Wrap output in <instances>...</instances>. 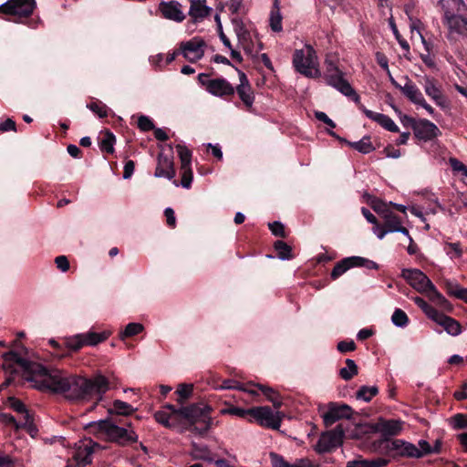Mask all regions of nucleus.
Masks as SVG:
<instances>
[{
    "instance_id": "2f4dec72",
    "label": "nucleus",
    "mask_w": 467,
    "mask_h": 467,
    "mask_svg": "<svg viewBox=\"0 0 467 467\" xmlns=\"http://www.w3.org/2000/svg\"><path fill=\"white\" fill-rule=\"evenodd\" d=\"M282 15L279 8V1L274 0V5L270 12V27L274 32H281L282 26Z\"/></svg>"
},
{
    "instance_id": "de8ad7c7",
    "label": "nucleus",
    "mask_w": 467,
    "mask_h": 467,
    "mask_svg": "<svg viewBox=\"0 0 467 467\" xmlns=\"http://www.w3.org/2000/svg\"><path fill=\"white\" fill-rule=\"evenodd\" d=\"M337 90L346 97L350 98L358 106L359 104H362L360 102L359 95L353 89L348 81L346 83H342V86L339 87Z\"/></svg>"
},
{
    "instance_id": "09e8293b",
    "label": "nucleus",
    "mask_w": 467,
    "mask_h": 467,
    "mask_svg": "<svg viewBox=\"0 0 467 467\" xmlns=\"http://www.w3.org/2000/svg\"><path fill=\"white\" fill-rule=\"evenodd\" d=\"M444 289L450 296H454L459 299L460 295H462L461 292L463 290V287H462L458 283L454 281L445 280Z\"/></svg>"
},
{
    "instance_id": "4be33fe9",
    "label": "nucleus",
    "mask_w": 467,
    "mask_h": 467,
    "mask_svg": "<svg viewBox=\"0 0 467 467\" xmlns=\"http://www.w3.org/2000/svg\"><path fill=\"white\" fill-rule=\"evenodd\" d=\"M432 320L441 326L448 334L453 337L462 333L460 322L441 312H439L437 317Z\"/></svg>"
},
{
    "instance_id": "bb28decb",
    "label": "nucleus",
    "mask_w": 467,
    "mask_h": 467,
    "mask_svg": "<svg viewBox=\"0 0 467 467\" xmlns=\"http://www.w3.org/2000/svg\"><path fill=\"white\" fill-rule=\"evenodd\" d=\"M389 462V460L384 458L368 460L358 456L352 461H348L347 462V467H385L388 465Z\"/></svg>"
},
{
    "instance_id": "6ab92c4d",
    "label": "nucleus",
    "mask_w": 467,
    "mask_h": 467,
    "mask_svg": "<svg viewBox=\"0 0 467 467\" xmlns=\"http://www.w3.org/2000/svg\"><path fill=\"white\" fill-rule=\"evenodd\" d=\"M324 78L327 85L338 89L342 86V83L348 82L343 77V72L337 67V66L331 60H326V72Z\"/></svg>"
},
{
    "instance_id": "20e7f679",
    "label": "nucleus",
    "mask_w": 467,
    "mask_h": 467,
    "mask_svg": "<svg viewBox=\"0 0 467 467\" xmlns=\"http://www.w3.org/2000/svg\"><path fill=\"white\" fill-rule=\"evenodd\" d=\"M86 428L89 433L97 436V438L121 446L130 445L138 440V435L133 431L131 422L124 421L122 419L99 420L88 423Z\"/></svg>"
},
{
    "instance_id": "9b49d317",
    "label": "nucleus",
    "mask_w": 467,
    "mask_h": 467,
    "mask_svg": "<svg viewBox=\"0 0 467 467\" xmlns=\"http://www.w3.org/2000/svg\"><path fill=\"white\" fill-rule=\"evenodd\" d=\"M401 277L404 278L414 289L423 294L429 286H432L431 279L420 269H402Z\"/></svg>"
},
{
    "instance_id": "864d4df0",
    "label": "nucleus",
    "mask_w": 467,
    "mask_h": 467,
    "mask_svg": "<svg viewBox=\"0 0 467 467\" xmlns=\"http://www.w3.org/2000/svg\"><path fill=\"white\" fill-rule=\"evenodd\" d=\"M182 170V181L181 184L183 188L189 189L192 186L193 173L192 167L181 168Z\"/></svg>"
},
{
    "instance_id": "e2e57ef3",
    "label": "nucleus",
    "mask_w": 467,
    "mask_h": 467,
    "mask_svg": "<svg viewBox=\"0 0 467 467\" xmlns=\"http://www.w3.org/2000/svg\"><path fill=\"white\" fill-rule=\"evenodd\" d=\"M361 213L363 216L367 219V221L374 225L373 232L375 233V230L379 231L380 223H379L376 216L368 209L365 207L361 208Z\"/></svg>"
},
{
    "instance_id": "4468645a",
    "label": "nucleus",
    "mask_w": 467,
    "mask_h": 467,
    "mask_svg": "<svg viewBox=\"0 0 467 467\" xmlns=\"http://www.w3.org/2000/svg\"><path fill=\"white\" fill-rule=\"evenodd\" d=\"M99 448H100V445L91 440L78 445L73 455L77 467H85L90 464L92 462V455L96 449Z\"/></svg>"
},
{
    "instance_id": "aec40b11",
    "label": "nucleus",
    "mask_w": 467,
    "mask_h": 467,
    "mask_svg": "<svg viewBox=\"0 0 467 467\" xmlns=\"http://www.w3.org/2000/svg\"><path fill=\"white\" fill-rule=\"evenodd\" d=\"M386 449L390 451H396L397 454L400 457L412 458V456L419 455L418 451H416V445L400 439L391 440L390 441L387 442Z\"/></svg>"
},
{
    "instance_id": "f704fd0d",
    "label": "nucleus",
    "mask_w": 467,
    "mask_h": 467,
    "mask_svg": "<svg viewBox=\"0 0 467 467\" xmlns=\"http://www.w3.org/2000/svg\"><path fill=\"white\" fill-rule=\"evenodd\" d=\"M212 11V8L204 5V3L195 4L192 3L190 5L189 15L194 20L203 19L208 16Z\"/></svg>"
},
{
    "instance_id": "ddd939ff",
    "label": "nucleus",
    "mask_w": 467,
    "mask_h": 467,
    "mask_svg": "<svg viewBox=\"0 0 467 467\" xmlns=\"http://www.w3.org/2000/svg\"><path fill=\"white\" fill-rule=\"evenodd\" d=\"M414 137L422 141H431L441 135L440 129L427 119H419L413 130Z\"/></svg>"
},
{
    "instance_id": "4c0bfd02",
    "label": "nucleus",
    "mask_w": 467,
    "mask_h": 467,
    "mask_svg": "<svg viewBox=\"0 0 467 467\" xmlns=\"http://www.w3.org/2000/svg\"><path fill=\"white\" fill-rule=\"evenodd\" d=\"M348 145L363 154H368L375 150L370 141L369 136H364L360 140L355 142H348Z\"/></svg>"
},
{
    "instance_id": "2eb2a0df",
    "label": "nucleus",
    "mask_w": 467,
    "mask_h": 467,
    "mask_svg": "<svg viewBox=\"0 0 467 467\" xmlns=\"http://www.w3.org/2000/svg\"><path fill=\"white\" fill-rule=\"evenodd\" d=\"M403 421L399 420H383L380 419L375 424V431L380 433L382 441L389 442L390 437L399 435L402 431Z\"/></svg>"
},
{
    "instance_id": "c756f323",
    "label": "nucleus",
    "mask_w": 467,
    "mask_h": 467,
    "mask_svg": "<svg viewBox=\"0 0 467 467\" xmlns=\"http://www.w3.org/2000/svg\"><path fill=\"white\" fill-rule=\"evenodd\" d=\"M423 294H425L432 303L436 304L440 307L446 310H451L452 308L451 303L442 296L441 293L438 291L433 284L432 286L430 285L428 290Z\"/></svg>"
},
{
    "instance_id": "774afa93",
    "label": "nucleus",
    "mask_w": 467,
    "mask_h": 467,
    "mask_svg": "<svg viewBox=\"0 0 467 467\" xmlns=\"http://www.w3.org/2000/svg\"><path fill=\"white\" fill-rule=\"evenodd\" d=\"M55 263L57 265V267L62 272H67L69 269V261L67 257L65 255L57 256L55 259Z\"/></svg>"
},
{
    "instance_id": "3c124183",
    "label": "nucleus",
    "mask_w": 467,
    "mask_h": 467,
    "mask_svg": "<svg viewBox=\"0 0 467 467\" xmlns=\"http://www.w3.org/2000/svg\"><path fill=\"white\" fill-rule=\"evenodd\" d=\"M445 250L447 254H449L451 258H460L462 256L463 251L461 247V244L457 243H446Z\"/></svg>"
},
{
    "instance_id": "bf43d9fd",
    "label": "nucleus",
    "mask_w": 467,
    "mask_h": 467,
    "mask_svg": "<svg viewBox=\"0 0 467 467\" xmlns=\"http://www.w3.org/2000/svg\"><path fill=\"white\" fill-rule=\"evenodd\" d=\"M268 226L274 235L282 237V238L286 237L285 226L282 223L275 221V222L270 223L268 224Z\"/></svg>"
},
{
    "instance_id": "13d9d810",
    "label": "nucleus",
    "mask_w": 467,
    "mask_h": 467,
    "mask_svg": "<svg viewBox=\"0 0 467 467\" xmlns=\"http://www.w3.org/2000/svg\"><path fill=\"white\" fill-rule=\"evenodd\" d=\"M419 446L418 448L416 446V451H418L419 455L412 456V458L420 459L422 458L425 455L431 454V446L430 443L425 440L419 441Z\"/></svg>"
},
{
    "instance_id": "f257e3e1",
    "label": "nucleus",
    "mask_w": 467,
    "mask_h": 467,
    "mask_svg": "<svg viewBox=\"0 0 467 467\" xmlns=\"http://www.w3.org/2000/svg\"><path fill=\"white\" fill-rule=\"evenodd\" d=\"M3 368L8 376L0 385V392L11 384L26 380L37 389L62 393L77 404L93 402L89 409L97 406L107 408L105 394L111 389L110 379L97 371L90 377L68 374L60 370H49L44 365L22 358L15 351L3 355Z\"/></svg>"
},
{
    "instance_id": "79ce46f5",
    "label": "nucleus",
    "mask_w": 467,
    "mask_h": 467,
    "mask_svg": "<svg viewBox=\"0 0 467 467\" xmlns=\"http://www.w3.org/2000/svg\"><path fill=\"white\" fill-rule=\"evenodd\" d=\"M275 250L280 259H291L293 258L292 248L285 242L278 240L274 244Z\"/></svg>"
},
{
    "instance_id": "a878e982",
    "label": "nucleus",
    "mask_w": 467,
    "mask_h": 467,
    "mask_svg": "<svg viewBox=\"0 0 467 467\" xmlns=\"http://www.w3.org/2000/svg\"><path fill=\"white\" fill-rule=\"evenodd\" d=\"M402 88L401 93L412 103L419 105L424 97L420 88L409 78Z\"/></svg>"
},
{
    "instance_id": "39448f33",
    "label": "nucleus",
    "mask_w": 467,
    "mask_h": 467,
    "mask_svg": "<svg viewBox=\"0 0 467 467\" xmlns=\"http://www.w3.org/2000/svg\"><path fill=\"white\" fill-rule=\"evenodd\" d=\"M223 414L234 416L260 426L278 430L285 417L283 410H221Z\"/></svg>"
},
{
    "instance_id": "f3484780",
    "label": "nucleus",
    "mask_w": 467,
    "mask_h": 467,
    "mask_svg": "<svg viewBox=\"0 0 467 467\" xmlns=\"http://www.w3.org/2000/svg\"><path fill=\"white\" fill-rule=\"evenodd\" d=\"M172 396L174 400L181 406L179 409H201L197 404L193 403L190 406H184L189 400L195 396L194 386L192 383H180Z\"/></svg>"
},
{
    "instance_id": "423d86ee",
    "label": "nucleus",
    "mask_w": 467,
    "mask_h": 467,
    "mask_svg": "<svg viewBox=\"0 0 467 467\" xmlns=\"http://www.w3.org/2000/svg\"><path fill=\"white\" fill-rule=\"evenodd\" d=\"M293 66L298 73L306 78H318L321 77L317 52L310 45H306V49L295 50Z\"/></svg>"
},
{
    "instance_id": "a18cd8bd",
    "label": "nucleus",
    "mask_w": 467,
    "mask_h": 467,
    "mask_svg": "<svg viewBox=\"0 0 467 467\" xmlns=\"http://www.w3.org/2000/svg\"><path fill=\"white\" fill-rule=\"evenodd\" d=\"M87 108L89 109L93 113L98 115L99 118L108 117L109 111L108 106L100 100H96L88 103L87 105Z\"/></svg>"
},
{
    "instance_id": "c85d7f7f",
    "label": "nucleus",
    "mask_w": 467,
    "mask_h": 467,
    "mask_svg": "<svg viewBox=\"0 0 467 467\" xmlns=\"http://www.w3.org/2000/svg\"><path fill=\"white\" fill-rule=\"evenodd\" d=\"M368 118L379 123L385 130L391 132H400L399 127L390 117L382 113L368 112Z\"/></svg>"
},
{
    "instance_id": "cd10ccee",
    "label": "nucleus",
    "mask_w": 467,
    "mask_h": 467,
    "mask_svg": "<svg viewBox=\"0 0 467 467\" xmlns=\"http://www.w3.org/2000/svg\"><path fill=\"white\" fill-rule=\"evenodd\" d=\"M355 255L345 257L338 261L331 271L330 276L333 280H337L350 268L356 267Z\"/></svg>"
},
{
    "instance_id": "473e14b6",
    "label": "nucleus",
    "mask_w": 467,
    "mask_h": 467,
    "mask_svg": "<svg viewBox=\"0 0 467 467\" xmlns=\"http://www.w3.org/2000/svg\"><path fill=\"white\" fill-rule=\"evenodd\" d=\"M116 143V137L115 135L109 130H106L103 137L100 139L99 145L101 150V151L108 153V154H113L114 150V144Z\"/></svg>"
},
{
    "instance_id": "72a5a7b5",
    "label": "nucleus",
    "mask_w": 467,
    "mask_h": 467,
    "mask_svg": "<svg viewBox=\"0 0 467 467\" xmlns=\"http://www.w3.org/2000/svg\"><path fill=\"white\" fill-rule=\"evenodd\" d=\"M346 367L339 369V376L346 381L352 379L358 374V367L353 359L347 358L345 360Z\"/></svg>"
},
{
    "instance_id": "5fc2aeb1",
    "label": "nucleus",
    "mask_w": 467,
    "mask_h": 467,
    "mask_svg": "<svg viewBox=\"0 0 467 467\" xmlns=\"http://www.w3.org/2000/svg\"><path fill=\"white\" fill-rule=\"evenodd\" d=\"M450 422L454 429L467 428V415L458 413L451 418Z\"/></svg>"
},
{
    "instance_id": "b1692460",
    "label": "nucleus",
    "mask_w": 467,
    "mask_h": 467,
    "mask_svg": "<svg viewBox=\"0 0 467 467\" xmlns=\"http://www.w3.org/2000/svg\"><path fill=\"white\" fill-rule=\"evenodd\" d=\"M424 90L427 96L433 99L438 106L444 107L445 98L441 88L436 86L434 78H425Z\"/></svg>"
},
{
    "instance_id": "052dcab7",
    "label": "nucleus",
    "mask_w": 467,
    "mask_h": 467,
    "mask_svg": "<svg viewBox=\"0 0 467 467\" xmlns=\"http://www.w3.org/2000/svg\"><path fill=\"white\" fill-rule=\"evenodd\" d=\"M5 407H7L8 409H15V410H17V409H26V407L25 406V404L18 399H16V397L12 396V395H8L6 397V400L4 401Z\"/></svg>"
},
{
    "instance_id": "37998d69",
    "label": "nucleus",
    "mask_w": 467,
    "mask_h": 467,
    "mask_svg": "<svg viewBox=\"0 0 467 467\" xmlns=\"http://www.w3.org/2000/svg\"><path fill=\"white\" fill-rule=\"evenodd\" d=\"M144 329L143 325L140 323H129L123 331L120 332L119 337L122 340H124L127 337H132L140 332H142Z\"/></svg>"
},
{
    "instance_id": "680f3d73",
    "label": "nucleus",
    "mask_w": 467,
    "mask_h": 467,
    "mask_svg": "<svg viewBox=\"0 0 467 467\" xmlns=\"http://www.w3.org/2000/svg\"><path fill=\"white\" fill-rule=\"evenodd\" d=\"M337 348L341 353L354 351L357 348L356 343L350 340H342L337 343Z\"/></svg>"
},
{
    "instance_id": "6e6552de",
    "label": "nucleus",
    "mask_w": 467,
    "mask_h": 467,
    "mask_svg": "<svg viewBox=\"0 0 467 467\" xmlns=\"http://www.w3.org/2000/svg\"><path fill=\"white\" fill-rule=\"evenodd\" d=\"M21 413L19 419L15 418L9 413H3L0 411V421L5 425L12 426L16 431L25 429L31 437H35L38 429L34 423V417L29 413V410H17Z\"/></svg>"
},
{
    "instance_id": "c9c22d12",
    "label": "nucleus",
    "mask_w": 467,
    "mask_h": 467,
    "mask_svg": "<svg viewBox=\"0 0 467 467\" xmlns=\"http://www.w3.org/2000/svg\"><path fill=\"white\" fill-rule=\"evenodd\" d=\"M192 455L194 459L203 460L207 462H213L214 458L207 446L197 443H192Z\"/></svg>"
},
{
    "instance_id": "c03bdc74",
    "label": "nucleus",
    "mask_w": 467,
    "mask_h": 467,
    "mask_svg": "<svg viewBox=\"0 0 467 467\" xmlns=\"http://www.w3.org/2000/svg\"><path fill=\"white\" fill-rule=\"evenodd\" d=\"M176 150L181 160V168L191 167L192 151L185 146L178 144Z\"/></svg>"
},
{
    "instance_id": "5701e85b",
    "label": "nucleus",
    "mask_w": 467,
    "mask_h": 467,
    "mask_svg": "<svg viewBox=\"0 0 467 467\" xmlns=\"http://www.w3.org/2000/svg\"><path fill=\"white\" fill-rule=\"evenodd\" d=\"M400 224V218L393 212H391L386 215L384 218V224L379 225V231L375 230V234L378 236V238L383 239L388 233L397 232Z\"/></svg>"
},
{
    "instance_id": "a211bd4d",
    "label": "nucleus",
    "mask_w": 467,
    "mask_h": 467,
    "mask_svg": "<svg viewBox=\"0 0 467 467\" xmlns=\"http://www.w3.org/2000/svg\"><path fill=\"white\" fill-rule=\"evenodd\" d=\"M181 4L177 1L165 2L161 0L159 4L158 10L165 19L182 22L185 19V16L181 10Z\"/></svg>"
},
{
    "instance_id": "1a4fd4ad",
    "label": "nucleus",
    "mask_w": 467,
    "mask_h": 467,
    "mask_svg": "<svg viewBox=\"0 0 467 467\" xmlns=\"http://www.w3.org/2000/svg\"><path fill=\"white\" fill-rule=\"evenodd\" d=\"M109 334L106 332H88L86 334H78L74 337L65 339L66 348L67 351H78L84 346H96L100 342L106 340Z\"/></svg>"
},
{
    "instance_id": "e433bc0d",
    "label": "nucleus",
    "mask_w": 467,
    "mask_h": 467,
    "mask_svg": "<svg viewBox=\"0 0 467 467\" xmlns=\"http://www.w3.org/2000/svg\"><path fill=\"white\" fill-rule=\"evenodd\" d=\"M232 22L234 25V32L236 33L239 41L241 43H244L245 41L248 40L250 41V39L252 38L251 34L250 31L245 27L244 22L237 17L233 18Z\"/></svg>"
},
{
    "instance_id": "8fccbe9b",
    "label": "nucleus",
    "mask_w": 467,
    "mask_h": 467,
    "mask_svg": "<svg viewBox=\"0 0 467 467\" xmlns=\"http://www.w3.org/2000/svg\"><path fill=\"white\" fill-rule=\"evenodd\" d=\"M370 206L378 214L381 215L383 218H385L388 213L392 212L389 210V205L379 199L372 200Z\"/></svg>"
},
{
    "instance_id": "393cba45",
    "label": "nucleus",
    "mask_w": 467,
    "mask_h": 467,
    "mask_svg": "<svg viewBox=\"0 0 467 467\" xmlns=\"http://www.w3.org/2000/svg\"><path fill=\"white\" fill-rule=\"evenodd\" d=\"M204 46L205 42L202 39L194 37L187 42H182L181 49L186 58H188L187 52L194 53L196 55V58H201L204 53L202 47Z\"/></svg>"
},
{
    "instance_id": "4d7b16f0",
    "label": "nucleus",
    "mask_w": 467,
    "mask_h": 467,
    "mask_svg": "<svg viewBox=\"0 0 467 467\" xmlns=\"http://www.w3.org/2000/svg\"><path fill=\"white\" fill-rule=\"evenodd\" d=\"M154 123L151 119H150L148 116L140 115L138 119V128L141 131H150L153 130L154 129Z\"/></svg>"
},
{
    "instance_id": "7ed1b4c3",
    "label": "nucleus",
    "mask_w": 467,
    "mask_h": 467,
    "mask_svg": "<svg viewBox=\"0 0 467 467\" xmlns=\"http://www.w3.org/2000/svg\"><path fill=\"white\" fill-rule=\"evenodd\" d=\"M154 418L167 428L191 429L198 434L206 432L211 425L209 410H156Z\"/></svg>"
},
{
    "instance_id": "9d476101",
    "label": "nucleus",
    "mask_w": 467,
    "mask_h": 467,
    "mask_svg": "<svg viewBox=\"0 0 467 467\" xmlns=\"http://www.w3.org/2000/svg\"><path fill=\"white\" fill-rule=\"evenodd\" d=\"M343 442V431H330L321 434L317 444L315 451L319 453H327L336 450Z\"/></svg>"
},
{
    "instance_id": "0e129e2a",
    "label": "nucleus",
    "mask_w": 467,
    "mask_h": 467,
    "mask_svg": "<svg viewBox=\"0 0 467 467\" xmlns=\"http://www.w3.org/2000/svg\"><path fill=\"white\" fill-rule=\"evenodd\" d=\"M390 25H391V27L393 30V34H394L397 41L399 42L400 47L403 50H405L407 53H410V45H409L408 41L401 36V35L400 34V32L394 23H391Z\"/></svg>"
},
{
    "instance_id": "412c9836",
    "label": "nucleus",
    "mask_w": 467,
    "mask_h": 467,
    "mask_svg": "<svg viewBox=\"0 0 467 467\" xmlns=\"http://www.w3.org/2000/svg\"><path fill=\"white\" fill-rule=\"evenodd\" d=\"M444 19L451 31L459 35L467 34V15L453 14L446 10Z\"/></svg>"
},
{
    "instance_id": "f03ea898",
    "label": "nucleus",
    "mask_w": 467,
    "mask_h": 467,
    "mask_svg": "<svg viewBox=\"0 0 467 467\" xmlns=\"http://www.w3.org/2000/svg\"><path fill=\"white\" fill-rule=\"evenodd\" d=\"M224 389H237L246 392L252 398L259 397L262 394L266 400L273 403L274 409L285 408L297 409L298 406H306L309 400L306 397L298 393H281L277 389L262 384L253 382L242 383L235 379H224L221 385Z\"/></svg>"
},
{
    "instance_id": "f8f14e48",
    "label": "nucleus",
    "mask_w": 467,
    "mask_h": 467,
    "mask_svg": "<svg viewBox=\"0 0 467 467\" xmlns=\"http://www.w3.org/2000/svg\"><path fill=\"white\" fill-rule=\"evenodd\" d=\"M207 92L225 100H231L234 96V87L224 78H213L207 83Z\"/></svg>"
},
{
    "instance_id": "6e6d98bb",
    "label": "nucleus",
    "mask_w": 467,
    "mask_h": 467,
    "mask_svg": "<svg viewBox=\"0 0 467 467\" xmlns=\"http://www.w3.org/2000/svg\"><path fill=\"white\" fill-rule=\"evenodd\" d=\"M450 166L454 172L461 173L462 176L467 177V166L456 158H450Z\"/></svg>"
},
{
    "instance_id": "7c9ffc66",
    "label": "nucleus",
    "mask_w": 467,
    "mask_h": 467,
    "mask_svg": "<svg viewBox=\"0 0 467 467\" xmlns=\"http://www.w3.org/2000/svg\"><path fill=\"white\" fill-rule=\"evenodd\" d=\"M234 89L245 109L251 111L255 99L253 88H234Z\"/></svg>"
},
{
    "instance_id": "603ef678",
    "label": "nucleus",
    "mask_w": 467,
    "mask_h": 467,
    "mask_svg": "<svg viewBox=\"0 0 467 467\" xmlns=\"http://www.w3.org/2000/svg\"><path fill=\"white\" fill-rule=\"evenodd\" d=\"M355 264L356 267H365L367 269H379V265L372 260H369L365 257L356 256L355 255Z\"/></svg>"
},
{
    "instance_id": "dca6fc26",
    "label": "nucleus",
    "mask_w": 467,
    "mask_h": 467,
    "mask_svg": "<svg viewBox=\"0 0 467 467\" xmlns=\"http://www.w3.org/2000/svg\"><path fill=\"white\" fill-rule=\"evenodd\" d=\"M158 163L155 170L156 177H165L169 180H172L175 177V169L172 155V147L170 145V154H164L161 152L158 155Z\"/></svg>"
},
{
    "instance_id": "a19ab883",
    "label": "nucleus",
    "mask_w": 467,
    "mask_h": 467,
    "mask_svg": "<svg viewBox=\"0 0 467 467\" xmlns=\"http://www.w3.org/2000/svg\"><path fill=\"white\" fill-rule=\"evenodd\" d=\"M346 411L347 410H327L322 416L324 423L326 426H331L341 418H350V414L345 413Z\"/></svg>"
},
{
    "instance_id": "58836bf2",
    "label": "nucleus",
    "mask_w": 467,
    "mask_h": 467,
    "mask_svg": "<svg viewBox=\"0 0 467 467\" xmlns=\"http://www.w3.org/2000/svg\"><path fill=\"white\" fill-rule=\"evenodd\" d=\"M413 302L423 311V313L431 320L437 317L439 311L428 304L422 297H412Z\"/></svg>"
},
{
    "instance_id": "69168bd1",
    "label": "nucleus",
    "mask_w": 467,
    "mask_h": 467,
    "mask_svg": "<svg viewBox=\"0 0 467 467\" xmlns=\"http://www.w3.org/2000/svg\"><path fill=\"white\" fill-rule=\"evenodd\" d=\"M400 119L405 128H407V129L410 128L412 130H414L415 126L417 125V121H418V119H416L415 118L410 117L406 114H401V112H400Z\"/></svg>"
},
{
    "instance_id": "ea45409f",
    "label": "nucleus",
    "mask_w": 467,
    "mask_h": 467,
    "mask_svg": "<svg viewBox=\"0 0 467 467\" xmlns=\"http://www.w3.org/2000/svg\"><path fill=\"white\" fill-rule=\"evenodd\" d=\"M379 393V389L376 386H362L356 392V398L364 401H370L371 399Z\"/></svg>"
},
{
    "instance_id": "338daca9",
    "label": "nucleus",
    "mask_w": 467,
    "mask_h": 467,
    "mask_svg": "<svg viewBox=\"0 0 467 467\" xmlns=\"http://www.w3.org/2000/svg\"><path fill=\"white\" fill-rule=\"evenodd\" d=\"M375 58H376V61L379 64V66L381 68H383L386 71V73L389 71V59L384 53L379 52V51L376 52Z\"/></svg>"
},
{
    "instance_id": "49530a36",
    "label": "nucleus",
    "mask_w": 467,
    "mask_h": 467,
    "mask_svg": "<svg viewBox=\"0 0 467 467\" xmlns=\"http://www.w3.org/2000/svg\"><path fill=\"white\" fill-rule=\"evenodd\" d=\"M392 323L400 327L408 326L410 319L407 314L400 308H396L391 317Z\"/></svg>"
},
{
    "instance_id": "0eeeda50",
    "label": "nucleus",
    "mask_w": 467,
    "mask_h": 467,
    "mask_svg": "<svg viewBox=\"0 0 467 467\" xmlns=\"http://www.w3.org/2000/svg\"><path fill=\"white\" fill-rule=\"evenodd\" d=\"M36 7L35 0H8L0 5V13L15 16L13 21L20 22L21 18L29 17Z\"/></svg>"
}]
</instances>
